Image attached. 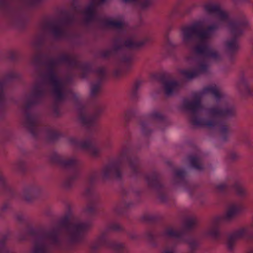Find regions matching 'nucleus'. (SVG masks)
<instances>
[{"mask_svg": "<svg viewBox=\"0 0 253 253\" xmlns=\"http://www.w3.org/2000/svg\"><path fill=\"white\" fill-rule=\"evenodd\" d=\"M98 174L93 172L87 178L86 183L88 187L86 189L84 195L88 200L86 212L90 215H95L99 207V197L94 192L93 185L97 179Z\"/></svg>", "mask_w": 253, "mask_h": 253, "instance_id": "2eb2a0df", "label": "nucleus"}, {"mask_svg": "<svg viewBox=\"0 0 253 253\" xmlns=\"http://www.w3.org/2000/svg\"><path fill=\"white\" fill-rule=\"evenodd\" d=\"M135 115V111L133 109L127 110L125 114L124 119L126 122H128Z\"/></svg>", "mask_w": 253, "mask_h": 253, "instance_id": "473e14b6", "label": "nucleus"}, {"mask_svg": "<svg viewBox=\"0 0 253 253\" xmlns=\"http://www.w3.org/2000/svg\"><path fill=\"white\" fill-rule=\"evenodd\" d=\"M61 136V133L52 128H49L47 131V137L50 141L57 140Z\"/></svg>", "mask_w": 253, "mask_h": 253, "instance_id": "c85d7f7f", "label": "nucleus"}, {"mask_svg": "<svg viewBox=\"0 0 253 253\" xmlns=\"http://www.w3.org/2000/svg\"><path fill=\"white\" fill-rule=\"evenodd\" d=\"M154 78L163 84L165 93L167 95L169 96L177 93L182 87V84L179 82L171 80L167 75H155Z\"/></svg>", "mask_w": 253, "mask_h": 253, "instance_id": "f3484780", "label": "nucleus"}, {"mask_svg": "<svg viewBox=\"0 0 253 253\" xmlns=\"http://www.w3.org/2000/svg\"><path fill=\"white\" fill-rule=\"evenodd\" d=\"M142 84V81L137 80L134 83L130 93V97L132 100H135L138 98V90Z\"/></svg>", "mask_w": 253, "mask_h": 253, "instance_id": "bb28decb", "label": "nucleus"}, {"mask_svg": "<svg viewBox=\"0 0 253 253\" xmlns=\"http://www.w3.org/2000/svg\"><path fill=\"white\" fill-rule=\"evenodd\" d=\"M15 58V55L13 54L12 55V58H13V60H14Z\"/></svg>", "mask_w": 253, "mask_h": 253, "instance_id": "49530a36", "label": "nucleus"}, {"mask_svg": "<svg viewBox=\"0 0 253 253\" xmlns=\"http://www.w3.org/2000/svg\"><path fill=\"white\" fill-rule=\"evenodd\" d=\"M130 238L133 239H135L136 238V235H130Z\"/></svg>", "mask_w": 253, "mask_h": 253, "instance_id": "37998d69", "label": "nucleus"}, {"mask_svg": "<svg viewBox=\"0 0 253 253\" xmlns=\"http://www.w3.org/2000/svg\"><path fill=\"white\" fill-rule=\"evenodd\" d=\"M229 189V186L226 183L219 184L215 187L216 191L224 195L227 194Z\"/></svg>", "mask_w": 253, "mask_h": 253, "instance_id": "7c9ffc66", "label": "nucleus"}, {"mask_svg": "<svg viewBox=\"0 0 253 253\" xmlns=\"http://www.w3.org/2000/svg\"><path fill=\"white\" fill-rule=\"evenodd\" d=\"M162 253H174L172 249H165Z\"/></svg>", "mask_w": 253, "mask_h": 253, "instance_id": "a19ab883", "label": "nucleus"}, {"mask_svg": "<svg viewBox=\"0 0 253 253\" xmlns=\"http://www.w3.org/2000/svg\"><path fill=\"white\" fill-rule=\"evenodd\" d=\"M238 157V154L234 152H231L228 155L229 159L232 161L236 160Z\"/></svg>", "mask_w": 253, "mask_h": 253, "instance_id": "e433bc0d", "label": "nucleus"}, {"mask_svg": "<svg viewBox=\"0 0 253 253\" xmlns=\"http://www.w3.org/2000/svg\"><path fill=\"white\" fill-rule=\"evenodd\" d=\"M17 169L21 172H25L26 170V165L23 161H20L17 166Z\"/></svg>", "mask_w": 253, "mask_h": 253, "instance_id": "f704fd0d", "label": "nucleus"}, {"mask_svg": "<svg viewBox=\"0 0 253 253\" xmlns=\"http://www.w3.org/2000/svg\"><path fill=\"white\" fill-rule=\"evenodd\" d=\"M90 226V222L74 219L72 215L68 213L48 230L29 228L27 236H22L20 240H26L28 237L33 239V253H52L54 250H64L62 236L67 235L72 244L82 243Z\"/></svg>", "mask_w": 253, "mask_h": 253, "instance_id": "7ed1b4c3", "label": "nucleus"}, {"mask_svg": "<svg viewBox=\"0 0 253 253\" xmlns=\"http://www.w3.org/2000/svg\"><path fill=\"white\" fill-rule=\"evenodd\" d=\"M232 189L241 198L244 197L246 195V190L239 182H236L232 187Z\"/></svg>", "mask_w": 253, "mask_h": 253, "instance_id": "cd10ccee", "label": "nucleus"}, {"mask_svg": "<svg viewBox=\"0 0 253 253\" xmlns=\"http://www.w3.org/2000/svg\"><path fill=\"white\" fill-rule=\"evenodd\" d=\"M173 183L177 187H179L192 194L195 186L188 180V174L183 169H176L173 170Z\"/></svg>", "mask_w": 253, "mask_h": 253, "instance_id": "dca6fc26", "label": "nucleus"}, {"mask_svg": "<svg viewBox=\"0 0 253 253\" xmlns=\"http://www.w3.org/2000/svg\"><path fill=\"white\" fill-rule=\"evenodd\" d=\"M6 236L3 237L0 240V253H14L6 246Z\"/></svg>", "mask_w": 253, "mask_h": 253, "instance_id": "c756f323", "label": "nucleus"}, {"mask_svg": "<svg viewBox=\"0 0 253 253\" xmlns=\"http://www.w3.org/2000/svg\"><path fill=\"white\" fill-rule=\"evenodd\" d=\"M128 167L131 174L135 177H143L149 187L155 193L157 198L162 203H167L170 197L169 189L163 183L161 174L157 170L143 173L141 170V163L134 151L129 140L123 145L118 157L104 166L101 172L103 180L111 178L120 179L124 168Z\"/></svg>", "mask_w": 253, "mask_h": 253, "instance_id": "20e7f679", "label": "nucleus"}, {"mask_svg": "<svg viewBox=\"0 0 253 253\" xmlns=\"http://www.w3.org/2000/svg\"><path fill=\"white\" fill-rule=\"evenodd\" d=\"M142 219L144 221L150 224L155 223L157 220L156 217L150 214H146L144 215Z\"/></svg>", "mask_w": 253, "mask_h": 253, "instance_id": "72a5a7b5", "label": "nucleus"}, {"mask_svg": "<svg viewBox=\"0 0 253 253\" xmlns=\"http://www.w3.org/2000/svg\"><path fill=\"white\" fill-rule=\"evenodd\" d=\"M19 75L14 71H11L5 76V79L0 80V119L4 116L6 111V102L4 88L7 81L14 80L18 78Z\"/></svg>", "mask_w": 253, "mask_h": 253, "instance_id": "a211bd4d", "label": "nucleus"}, {"mask_svg": "<svg viewBox=\"0 0 253 253\" xmlns=\"http://www.w3.org/2000/svg\"><path fill=\"white\" fill-rule=\"evenodd\" d=\"M41 191L40 188L36 185H33L26 189L24 192L23 197L28 202H31L35 199Z\"/></svg>", "mask_w": 253, "mask_h": 253, "instance_id": "5701e85b", "label": "nucleus"}, {"mask_svg": "<svg viewBox=\"0 0 253 253\" xmlns=\"http://www.w3.org/2000/svg\"><path fill=\"white\" fill-rule=\"evenodd\" d=\"M100 2L104 3L106 1V0H99Z\"/></svg>", "mask_w": 253, "mask_h": 253, "instance_id": "c03bdc74", "label": "nucleus"}, {"mask_svg": "<svg viewBox=\"0 0 253 253\" xmlns=\"http://www.w3.org/2000/svg\"><path fill=\"white\" fill-rule=\"evenodd\" d=\"M193 100H183V109L188 112L190 123L198 126L218 127L222 139L227 140L229 129L227 119L235 115V107L220 93L215 85L205 87L193 94Z\"/></svg>", "mask_w": 253, "mask_h": 253, "instance_id": "f257e3e1", "label": "nucleus"}, {"mask_svg": "<svg viewBox=\"0 0 253 253\" xmlns=\"http://www.w3.org/2000/svg\"><path fill=\"white\" fill-rule=\"evenodd\" d=\"M166 46L168 48L172 50L175 48L174 44L168 38L166 39Z\"/></svg>", "mask_w": 253, "mask_h": 253, "instance_id": "c9c22d12", "label": "nucleus"}, {"mask_svg": "<svg viewBox=\"0 0 253 253\" xmlns=\"http://www.w3.org/2000/svg\"><path fill=\"white\" fill-rule=\"evenodd\" d=\"M187 161L193 169L201 170L204 169L203 159L199 150H197L196 154L189 155L187 157Z\"/></svg>", "mask_w": 253, "mask_h": 253, "instance_id": "412c9836", "label": "nucleus"}, {"mask_svg": "<svg viewBox=\"0 0 253 253\" xmlns=\"http://www.w3.org/2000/svg\"><path fill=\"white\" fill-rule=\"evenodd\" d=\"M198 225V220L194 216L186 218L179 230H174L169 227L158 235L153 231H148L146 233V238L154 246L157 245V240L159 236L163 238H169L173 240L172 246L174 247L179 243L184 242L189 244L192 252L197 249L198 241L194 237L192 232Z\"/></svg>", "mask_w": 253, "mask_h": 253, "instance_id": "6e6552de", "label": "nucleus"}, {"mask_svg": "<svg viewBox=\"0 0 253 253\" xmlns=\"http://www.w3.org/2000/svg\"><path fill=\"white\" fill-rule=\"evenodd\" d=\"M19 220L21 221L22 220V216H19Z\"/></svg>", "mask_w": 253, "mask_h": 253, "instance_id": "a18cd8bd", "label": "nucleus"}, {"mask_svg": "<svg viewBox=\"0 0 253 253\" xmlns=\"http://www.w3.org/2000/svg\"><path fill=\"white\" fill-rule=\"evenodd\" d=\"M43 78L44 81H48L52 86L53 94L57 102L63 101L70 96L75 99L79 119L86 127L89 136L84 140L71 137L69 138L70 143L76 148L87 151L92 157H98L101 149L98 145L94 133L98 129L97 121L104 110L102 105L99 102H95L92 110H88L87 106L78 99L77 95L71 89L65 86L56 71L47 70Z\"/></svg>", "mask_w": 253, "mask_h": 253, "instance_id": "f03ea898", "label": "nucleus"}, {"mask_svg": "<svg viewBox=\"0 0 253 253\" xmlns=\"http://www.w3.org/2000/svg\"><path fill=\"white\" fill-rule=\"evenodd\" d=\"M197 66L192 70H183L182 75L188 79H193L208 71V65L204 59L196 58Z\"/></svg>", "mask_w": 253, "mask_h": 253, "instance_id": "6ab92c4d", "label": "nucleus"}, {"mask_svg": "<svg viewBox=\"0 0 253 253\" xmlns=\"http://www.w3.org/2000/svg\"><path fill=\"white\" fill-rule=\"evenodd\" d=\"M50 159L52 163L59 165L67 171V173L63 181V186L67 189L72 187L81 175L79 161L75 157L66 159L57 153L53 154Z\"/></svg>", "mask_w": 253, "mask_h": 253, "instance_id": "9b49d317", "label": "nucleus"}, {"mask_svg": "<svg viewBox=\"0 0 253 253\" xmlns=\"http://www.w3.org/2000/svg\"><path fill=\"white\" fill-rule=\"evenodd\" d=\"M133 59V55L130 51L123 55L121 57V62L123 67L122 69H116L114 72V76L118 77L122 76L124 72L126 73L128 72L131 68V62Z\"/></svg>", "mask_w": 253, "mask_h": 253, "instance_id": "aec40b11", "label": "nucleus"}, {"mask_svg": "<svg viewBox=\"0 0 253 253\" xmlns=\"http://www.w3.org/2000/svg\"><path fill=\"white\" fill-rule=\"evenodd\" d=\"M71 22V18L69 17H67L64 18L62 20V23L65 24H68Z\"/></svg>", "mask_w": 253, "mask_h": 253, "instance_id": "ea45409f", "label": "nucleus"}, {"mask_svg": "<svg viewBox=\"0 0 253 253\" xmlns=\"http://www.w3.org/2000/svg\"><path fill=\"white\" fill-rule=\"evenodd\" d=\"M205 10L209 14L217 16L219 21L226 24L232 37L228 40L226 45L231 58L239 49L238 38L241 36L248 27V21L244 15H241L234 20L231 19L227 12L222 10L218 3L209 1L204 5Z\"/></svg>", "mask_w": 253, "mask_h": 253, "instance_id": "0eeeda50", "label": "nucleus"}, {"mask_svg": "<svg viewBox=\"0 0 253 253\" xmlns=\"http://www.w3.org/2000/svg\"><path fill=\"white\" fill-rule=\"evenodd\" d=\"M245 207L242 202H232L228 205V209L224 215L216 217L208 231V235L214 240H226L228 249L232 250L236 241L239 239L252 240L253 239V231L252 227H243L232 233L220 232L221 224L228 222L241 213Z\"/></svg>", "mask_w": 253, "mask_h": 253, "instance_id": "423d86ee", "label": "nucleus"}, {"mask_svg": "<svg viewBox=\"0 0 253 253\" xmlns=\"http://www.w3.org/2000/svg\"><path fill=\"white\" fill-rule=\"evenodd\" d=\"M33 64L37 68L44 65L46 67L47 70L56 71L57 65L60 63H65L70 68L77 69L81 71L80 76L82 78L86 79L90 73H94L97 76L95 82L91 84L90 96L93 101H95L98 94L101 91L103 82L107 78V69L103 66H100L95 69L93 68V64L90 62H81L74 56L67 54L61 55L57 60L50 59L43 62L42 56L41 54L36 55L32 60Z\"/></svg>", "mask_w": 253, "mask_h": 253, "instance_id": "39448f33", "label": "nucleus"}, {"mask_svg": "<svg viewBox=\"0 0 253 253\" xmlns=\"http://www.w3.org/2000/svg\"><path fill=\"white\" fill-rule=\"evenodd\" d=\"M53 113L57 117H58L60 115V110L57 106H55L53 107Z\"/></svg>", "mask_w": 253, "mask_h": 253, "instance_id": "4c0bfd02", "label": "nucleus"}, {"mask_svg": "<svg viewBox=\"0 0 253 253\" xmlns=\"http://www.w3.org/2000/svg\"><path fill=\"white\" fill-rule=\"evenodd\" d=\"M47 26L50 28L51 32L56 39L62 38L65 35V31L61 26L53 23H48Z\"/></svg>", "mask_w": 253, "mask_h": 253, "instance_id": "b1692460", "label": "nucleus"}, {"mask_svg": "<svg viewBox=\"0 0 253 253\" xmlns=\"http://www.w3.org/2000/svg\"><path fill=\"white\" fill-rule=\"evenodd\" d=\"M238 91L243 95L253 96V90L250 88L249 84L244 74L240 75V79L237 84Z\"/></svg>", "mask_w": 253, "mask_h": 253, "instance_id": "4be33fe9", "label": "nucleus"}, {"mask_svg": "<svg viewBox=\"0 0 253 253\" xmlns=\"http://www.w3.org/2000/svg\"><path fill=\"white\" fill-rule=\"evenodd\" d=\"M149 38L146 37L140 40L135 38H128L124 40L122 37H117L114 39L113 48L101 50L99 52L100 56L104 59H108L119 51L126 48L127 49H137L149 42Z\"/></svg>", "mask_w": 253, "mask_h": 253, "instance_id": "f8f14e48", "label": "nucleus"}, {"mask_svg": "<svg viewBox=\"0 0 253 253\" xmlns=\"http://www.w3.org/2000/svg\"><path fill=\"white\" fill-rule=\"evenodd\" d=\"M44 93V90L42 85L40 84H36L22 107L23 125L36 138L39 135L40 122L37 117L31 113V109L33 106L41 102Z\"/></svg>", "mask_w": 253, "mask_h": 253, "instance_id": "9d476101", "label": "nucleus"}, {"mask_svg": "<svg viewBox=\"0 0 253 253\" xmlns=\"http://www.w3.org/2000/svg\"><path fill=\"white\" fill-rule=\"evenodd\" d=\"M85 21L90 23L94 21L96 17V10L93 3H91L85 9Z\"/></svg>", "mask_w": 253, "mask_h": 253, "instance_id": "393cba45", "label": "nucleus"}, {"mask_svg": "<svg viewBox=\"0 0 253 253\" xmlns=\"http://www.w3.org/2000/svg\"><path fill=\"white\" fill-rule=\"evenodd\" d=\"M89 247L91 253H95L101 248L112 250L115 253H128V250L124 244L110 240L106 232L102 233Z\"/></svg>", "mask_w": 253, "mask_h": 253, "instance_id": "4468645a", "label": "nucleus"}, {"mask_svg": "<svg viewBox=\"0 0 253 253\" xmlns=\"http://www.w3.org/2000/svg\"><path fill=\"white\" fill-rule=\"evenodd\" d=\"M139 123L142 133L148 135L152 131L153 127L164 129L169 125V121L161 111L155 109L150 114L140 118Z\"/></svg>", "mask_w": 253, "mask_h": 253, "instance_id": "ddd939ff", "label": "nucleus"}, {"mask_svg": "<svg viewBox=\"0 0 253 253\" xmlns=\"http://www.w3.org/2000/svg\"><path fill=\"white\" fill-rule=\"evenodd\" d=\"M9 207V205L8 203H4L3 204V205L2 206V207L1 208V209H0V211L1 212H3L4 211H5L7 209H8Z\"/></svg>", "mask_w": 253, "mask_h": 253, "instance_id": "58836bf2", "label": "nucleus"}, {"mask_svg": "<svg viewBox=\"0 0 253 253\" xmlns=\"http://www.w3.org/2000/svg\"><path fill=\"white\" fill-rule=\"evenodd\" d=\"M103 24L106 27L116 28L122 30L124 27V23L121 21H114L111 19H105L102 21Z\"/></svg>", "mask_w": 253, "mask_h": 253, "instance_id": "a878e982", "label": "nucleus"}, {"mask_svg": "<svg viewBox=\"0 0 253 253\" xmlns=\"http://www.w3.org/2000/svg\"><path fill=\"white\" fill-rule=\"evenodd\" d=\"M8 0H0V4L1 5H5L7 4Z\"/></svg>", "mask_w": 253, "mask_h": 253, "instance_id": "79ce46f5", "label": "nucleus"}, {"mask_svg": "<svg viewBox=\"0 0 253 253\" xmlns=\"http://www.w3.org/2000/svg\"><path fill=\"white\" fill-rule=\"evenodd\" d=\"M218 23H213L209 26L206 30L202 29L203 23L201 21L194 23L190 26L182 28L184 42L187 44L191 42L194 36L200 40V42L195 47L196 53L206 58H211L215 61H219L220 55L213 50L208 44L207 40L219 28Z\"/></svg>", "mask_w": 253, "mask_h": 253, "instance_id": "1a4fd4ad", "label": "nucleus"}, {"mask_svg": "<svg viewBox=\"0 0 253 253\" xmlns=\"http://www.w3.org/2000/svg\"><path fill=\"white\" fill-rule=\"evenodd\" d=\"M107 231H124V228L118 223H113L108 227Z\"/></svg>", "mask_w": 253, "mask_h": 253, "instance_id": "2f4dec72", "label": "nucleus"}]
</instances>
